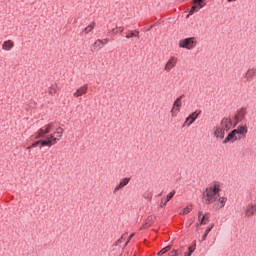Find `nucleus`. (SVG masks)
<instances>
[{"label":"nucleus","instance_id":"29","mask_svg":"<svg viewBox=\"0 0 256 256\" xmlns=\"http://www.w3.org/2000/svg\"><path fill=\"white\" fill-rule=\"evenodd\" d=\"M38 145H40L39 148L41 149V147H42V146H41V140H38V141H35L34 143H32V145L30 146V148H31V147H37Z\"/></svg>","mask_w":256,"mask_h":256},{"label":"nucleus","instance_id":"39","mask_svg":"<svg viewBox=\"0 0 256 256\" xmlns=\"http://www.w3.org/2000/svg\"><path fill=\"white\" fill-rule=\"evenodd\" d=\"M154 27H155V24L150 25V26L146 29V31H151V29H153Z\"/></svg>","mask_w":256,"mask_h":256},{"label":"nucleus","instance_id":"40","mask_svg":"<svg viewBox=\"0 0 256 256\" xmlns=\"http://www.w3.org/2000/svg\"><path fill=\"white\" fill-rule=\"evenodd\" d=\"M228 3H233V1H237V0H227Z\"/></svg>","mask_w":256,"mask_h":256},{"label":"nucleus","instance_id":"16","mask_svg":"<svg viewBox=\"0 0 256 256\" xmlns=\"http://www.w3.org/2000/svg\"><path fill=\"white\" fill-rule=\"evenodd\" d=\"M255 75H256V68H250L245 73L244 79H247V81H249V79H253Z\"/></svg>","mask_w":256,"mask_h":256},{"label":"nucleus","instance_id":"30","mask_svg":"<svg viewBox=\"0 0 256 256\" xmlns=\"http://www.w3.org/2000/svg\"><path fill=\"white\" fill-rule=\"evenodd\" d=\"M169 256H179V250H174L169 253Z\"/></svg>","mask_w":256,"mask_h":256},{"label":"nucleus","instance_id":"19","mask_svg":"<svg viewBox=\"0 0 256 256\" xmlns=\"http://www.w3.org/2000/svg\"><path fill=\"white\" fill-rule=\"evenodd\" d=\"M126 39H133V37H137L139 39V31L138 30H129L126 32Z\"/></svg>","mask_w":256,"mask_h":256},{"label":"nucleus","instance_id":"41","mask_svg":"<svg viewBox=\"0 0 256 256\" xmlns=\"http://www.w3.org/2000/svg\"><path fill=\"white\" fill-rule=\"evenodd\" d=\"M117 32H118V31H116L115 29H112V33L115 34V33H117Z\"/></svg>","mask_w":256,"mask_h":256},{"label":"nucleus","instance_id":"34","mask_svg":"<svg viewBox=\"0 0 256 256\" xmlns=\"http://www.w3.org/2000/svg\"><path fill=\"white\" fill-rule=\"evenodd\" d=\"M228 123V118H223L222 121H221V126L223 127V125H227Z\"/></svg>","mask_w":256,"mask_h":256},{"label":"nucleus","instance_id":"1","mask_svg":"<svg viewBox=\"0 0 256 256\" xmlns=\"http://www.w3.org/2000/svg\"><path fill=\"white\" fill-rule=\"evenodd\" d=\"M221 188L219 187V184H214L209 187H207L203 193V203L205 205H212V203H215L219 197H221Z\"/></svg>","mask_w":256,"mask_h":256},{"label":"nucleus","instance_id":"11","mask_svg":"<svg viewBox=\"0 0 256 256\" xmlns=\"http://www.w3.org/2000/svg\"><path fill=\"white\" fill-rule=\"evenodd\" d=\"M131 181V178H122L121 181L119 182V184L114 188L113 193H117V191H121V189H123V187H127V185H129V182Z\"/></svg>","mask_w":256,"mask_h":256},{"label":"nucleus","instance_id":"17","mask_svg":"<svg viewBox=\"0 0 256 256\" xmlns=\"http://www.w3.org/2000/svg\"><path fill=\"white\" fill-rule=\"evenodd\" d=\"M85 93H87V85L78 88L74 93V97H81L82 95H85Z\"/></svg>","mask_w":256,"mask_h":256},{"label":"nucleus","instance_id":"13","mask_svg":"<svg viewBox=\"0 0 256 256\" xmlns=\"http://www.w3.org/2000/svg\"><path fill=\"white\" fill-rule=\"evenodd\" d=\"M108 41V39H98L96 42H94L93 47L94 49H102V47H105V45H107Z\"/></svg>","mask_w":256,"mask_h":256},{"label":"nucleus","instance_id":"27","mask_svg":"<svg viewBox=\"0 0 256 256\" xmlns=\"http://www.w3.org/2000/svg\"><path fill=\"white\" fill-rule=\"evenodd\" d=\"M175 197V190L171 191L167 196H166V203H169L170 200Z\"/></svg>","mask_w":256,"mask_h":256},{"label":"nucleus","instance_id":"6","mask_svg":"<svg viewBox=\"0 0 256 256\" xmlns=\"http://www.w3.org/2000/svg\"><path fill=\"white\" fill-rule=\"evenodd\" d=\"M202 111L201 110H196L194 112H192L186 119L184 122V125H187L188 127L193 125V123H195V121H197L199 115H201Z\"/></svg>","mask_w":256,"mask_h":256},{"label":"nucleus","instance_id":"33","mask_svg":"<svg viewBox=\"0 0 256 256\" xmlns=\"http://www.w3.org/2000/svg\"><path fill=\"white\" fill-rule=\"evenodd\" d=\"M175 113H177V108H175V106H173L172 109H171L172 117H175Z\"/></svg>","mask_w":256,"mask_h":256},{"label":"nucleus","instance_id":"32","mask_svg":"<svg viewBox=\"0 0 256 256\" xmlns=\"http://www.w3.org/2000/svg\"><path fill=\"white\" fill-rule=\"evenodd\" d=\"M222 127H223L222 129H224V132L229 131L231 129V125H229V124H225Z\"/></svg>","mask_w":256,"mask_h":256},{"label":"nucleus","instance_id":"21","mask_svg":"<svg viewBox=\"0 0 256 256\" xmlns=\"http://www.w3.org/2000/svg\"><path fill=\"white\" fill-rule=\"evenodd\" d=\"M225 203H227V197H219L216 205L219 209H223V207H225Z\"/></svg>","mask_w":256,"mask_h":256},{"label":"nucleus","instance_id":"2","mask_svg":"<svg viewBox=\"0 0 256 256\" xmlns=\"http://www.w3.org/2000/svg\"><path fill=\"white\" fill-rule=\"evenodd\" d=\"M179 47L181 49H188V51H191V49H195V47H197V41L195 40V37L185 38L179 41Z\"/></svg>","mask_w":256,"mask_h":256},{"label":"nucleus","instance_id":"28","mask_svg":"<svg viewBox=\"0 0 256 256\" xmlns=\"http://www.w3.org/2000/svg\"><path fill=\"white\" fill-rule=\"evenodd\" d=\"M211 229H212V228H208V229L205 231L204 235L202 236V241H205V239H207V235H209V232L211 231Z\"/></svg>","mask_w":256,"mask_h":256},{"label":"nucleus","instance_id":"5","mask_svg":"<svg viewBox=\"0 0 256 256\" xmlns=\"http://www.w3.org/2000/svg\"><path fill=\"white\" fill-rule=\"evenodd\" d=\"M192 3L193 6L187 10L189 14L186 16V19H189L190 15H195V13H198L200 9H203V7H205V4H202L201 2H196V0H192Z\"/></svg>","mask_w":256,"mask_h":256},{"label":"nucleus","instance_id":"35","mask_svg":"<svg viewBox=\"0 0 256 256\" xmlns=\"http://www.w3.org/2000/svg\"><path fill=\"white\" fill-rule=\"evenodd\" d=\"M207 0H196V3H201L202 5H207L206 3Z\"/></svg>","mask_w":256,"mask_h":256},{"label":"nucleus","instance_id":"22","mask_svg":"<svg viewBox=\"0 0 256 256\" xmlns=\"http://www.w3.org/2000/svg\"><path fill=\"white\" fill-rule=\"evenodd\" d=\"M195 249H197V244H195V242H194V245H193V246H190V247L188 248V252H186V253L184 254V256H191V255H193V253H195Z\"/></svg>","mask_w":256,"mask_h":256},{"label":"nucleus","instance_id":"38","mask_svg":"<svg viewBox=\"0 0 256 256\" xmlns=\"http://www.w3.org/2000/svg\"><path fill=\"white\" fill-rule=\"evenodd\" d=\"M134 236H135V234H134V233L130 234V236H129V239H128L127 243H129V241H131V239H133V237H134Z\"/></svg>","mask_w":256,"mask_h":256},{"label":"nucleus","instance_id":"31","mask_svg":"<svg viewBox=\"0 0 256 256\" xmlns=\"http://www.w3.org/2000/svg\"><path fill=\"white\" fill-rule=\"evenodd\" d=\"M188 213H191V208L186 207L183 209V215H187Z\"/></svg>","mask_w":256,"mask_h":256},{"label":"nucleus","instance_id":"3","mask_svg":"<svg viewBox=\"0 0 256 256\" xmlns=\"http://www.w3.org/2000/svg\"><path fill=\"white\" fill-rule=\"evenodd\" d=\"M57 141H59V138H55V134H50L44 139H40L41 147H52V145H56Z\"/></svg>","mask_w":256,"mask_h":256},{"label":"nucleus","instance_id":"25","mask_svg":"<svg viewBox=\"0 0 256 256\" xmlns=\"http://www.w3.org/2000/svg\"><path fill=\"white\" fill-rule=\"evenodd\" d=\"M171 251V246H166L165 248H163L159 253H158V256H161V255H165V253Z\"/></svg>","mask_w":256,"mask_h":256},{"label":"nucleus","instance_id":"10","mask_svg":"<svg viewBox=\"0 0 256 256\" xmlns=\"http://www.w3.org/2000/svg\"><path fill=\"white\" fill-rule=\"evenodd\" d=\"M213 134L216 139H225V129L221 128V126H216L213 128Z\"/></svg>","mask_w":256,"mask_h":256},{"label":"nucleus","instance_id":"4","mask_svg":"<svg viewBox=\"0 0 256 256\" xmlns=\"http://www.w3.org/2000/svg\"><path fill=\"white\" fill-rule=\"evenodd\" d=\"M247 115V108L242 107L240 110L237 111L236 115L234 116V127H237L241 121L245 120V116Z\"/></svg>","mask_w":256,"mask_h":256},{"label":"nucleus","instance_id":"45","mask_svg":"<svg viewBox=\"0 0 256 256\" xmlns=\"http://www.w3.org/2000/svg\"><path fill=\"white\" fill-rule=\"evenodd\" d=\"M153 196L148 197V199H151Z\"/></svg>","mask_w":256,"mask_h":256},{"label":"nucleus","instance_id":"36","mask_svg":"<svg viewBox=\"0 0 256 256\" xmlns=\"http://www.w3.org/2000/svg\"><path fill=\"white\" fill-rule=\"evenodd\" d=\"M167 205V200H165V201H161V204H160V207L161 208H163V207H165Z\"/></svg>","mask_w":256,"mask_h":256},{"label":"nucleus","instance_id":"8","mask_svg":"<svg viewBox=\"0 0 256 256\" xmlns=\"http://www.w3.org/2000/svg\"><path fill=\"white\" fill-rule=\"evenodd\" d=\"M51 127H53V124L45 125L44 127L40 128L36 132L35 139H41L44 135H47L48 133H51Z\"/></svg>","mask_w":256,"mask_h":256},{"label":"nucleus","instance_id":"15","mask_svg":"<svg viewBox=\"0 0 256 256\" xmlns=\"http://www.w3.org/2000/svg\"><path fill=\"white\" fill-rule=\"evenodd\" d=\"M183 97H185V95H181L180 97H178L174 103H173V107L175 108L176 107V111L177 113H179V111H181L180 107L183 105Z\"/></svg>","mask_w":256,"mask_h":256},{"label":"nucleus","instance_id":"12","mask_svg":"<svg viewBox=\"0 0 256 256\" xmlns=\"http://www.w3.org/2000/svg\"><path fill=\"white\" fill-rule=\"evenodd\" d=\"M177 65V58L175 56L170 57L168 62L165 65V71H171L173 67Z\"/></svg>","mask_w":256,"mask_h":256},{"label":"nucleus","instance_id":"44","mask_svg":"<svg viewBox=\"0 0 256 256\" xmlns=\"http://www.w3.org/2000/svg\"><path fill=\"white\" fill-rule=\"evenodd\" d=\"M161 195H163V193H160V194L158 195V197H161Z\"/></svg>","mask_w":256,"mask_h":256},{"label":"nucleus","instance_id":"26","mask_svg":"<svg viewBox=\"0 0 256 256\" xmlns=\"http://www.w3.org/2000/svg\"><path fill=\"white\" fill-rule=\"evenodd\" d=\"M49 95H55V93H57V84H55V86H51L49 88V91H48Z\"/></svg>","mask_w":256,"mask_h":256},{"label":"nucleus","instance_id":"18","mask_svg":"<svg viewBox=\"0 0 256 256\" xmlns=\"http://www.w3.org/2000/svg\"><path fill=\"white\" fill-rule=\"evenodd\" d=\"M255 213H256V205L248 206L245 211L246 217H251L252 215H255Z\"/></svg>","mask_w":256,"mask_h":256},{"label":"nucleus","instance_id":"14","mask_svg":"<svg viewBox=\"0 0 256 256\" xmlns=\"http://www.w3.org/2000/svg\"><path fill=\"white\" fill-rule=\"evenodd\" d=\"M12 47H15V43L12 40L4 41L2 44V49L4 51H11Z\"/></svg>","mask_w":256,"mask_h":256},{"label":"nucleus","instance_id":"23","mask_svg":"<svg viewBox=\"0 0 256 256\" xmlns=\"http://www.w3.org/2000/svg\"><path fill=\"white\" fill-rule=\"evenodd\" d=\"M54 135H56V139H61L63 137V128L58 127Z\"/></svg>","mask_w":256,"mask_h":256},{"label":"nucleus","instance_id":"37","mask_svg":"<svg viewBox=\"0 0 256 256\" xmlns=\"http://www.w3.org/2000/svg\"><path fill=\"white\" fill-rule=\"evenodd\" d=\"M227 125H230V127H233V120L228 119Z\"/></svg>","mask_w":256,"mask_h":256},{"label":"nucleus","instance_id":"42","mask_svg":"<svg viewBox=\"0 0 256 256\" xmlns=\"http://www.w3.org/2000/svg\"><path fill=\"white\" fill-rule=\"evenodd\" d=\"M119 29H120V33H123V30H124V29H123V28H121V27H120Z\"/></svg>","mask_w":256,"mask_h":256},{"label":"nucleus","instance_id":"24","mask_svg":"<svg viewBox=\"0 0 256 256\" xmlns=\"http://www.w3.org/2000/svg\"><path fill=\"white\" fill-rule=\"evenodd\" d=\"M93 29H95V22H92L91 24H89L85 29L84 32L85 33H91L93 31Z\"/></svg>","mask_w":256,"mask_h":256},{"label":"nucleus","instance_id":"9","mask_svg":"<svg viewBox=\"0 0 256 256\" xmlns=\"http://www.w3.org/2000/svg\"><path fill=\"white\" fill-rule=\"evenodd\" d=\"M237 134L236 131L233 129L232 131H230L228 133V135L225 137V139L223 140V144L227 145V143H235V141H237Z\"/></svg>","mask_w":256,"mask_h":256},{"label":"nucleus","instance_id":"20","mask_svg":"<svg viewBox=\"0 0 256 256\" xmlns=\"http://www.w3.org/2000/svg\"><path fill=\"white\" fill-rule=\"evenodd\" d=\"M201 212H199V221H200V225H207V223H209V217H207V214L202 215Z\"/></svg>","mask_w":256,"mask_h":256},{"label":"nucleus","instance_id":"43","mask_svg":"<svg viewBox=\"0 0 256 256\" xmlns=\"http://www.w3.org/2000/svg\"><path fill=\"white\" fill-rule=\"evenodd\" d=\"M245 80H244V83H247V81H249V80H247V78H244Z\"/></svg>","mask_w":256,"mask_h":256},{"label":"nucleus","instance_id":"7","mask_svg":"<svg viewBox=\"0 0 256 256\" xmlns=\"http://www.w3.org/2000/svg\"><path fill=\"white\" fill-rule=\"evenodd\" d=\"M236 131V135H238V139H245L247 137V133H249V129L247 128V125H239L237 129H234Z\"/></svg>","mask_w":256,"mask_h":256}]
</instances>
